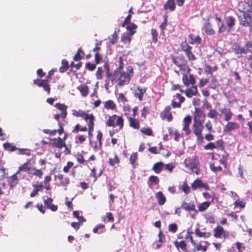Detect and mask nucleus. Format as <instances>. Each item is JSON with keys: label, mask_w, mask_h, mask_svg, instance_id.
Segmentation results:
<instances>
[{"label": "nucleus", "mask_w": 252, "mask_h": 252, "mask_svg": "<svg viewBox=\"0 0 252 252\" xmlns=\"http://www.w3.org/2000/svg\"><path fill=\"white\" fill-rule=\"evenodd\" d=\"M133 68L131 66L126 67V71L114 70L112 73L111 79L113 84L117 83L119 86H123L128 84L133 76Z\"/></svg>", "instance_id": "1"}, {"label": "nucleus", "mask_w": 252, "mask_h": 252, "mask_svg": "<svg viewBox=\"0 0 252 252\" xmlns=\"http://www.w3.org/2000/svg\"><path fill=\"white\" fill-rule=\"evenodd\" d=\"M106 126L110 127H116V129H112L109 131L110 136L112 137L116 133L122 129L124 126V120L122 116H119L116 114L109 116L105 122Z\"/></svg>", "instance_id": "2"}, {"label": "nucleus", "mask_w": 252, "mask_h": 252, "mask_svg": "<svg viewBox=\"0 0 252 252\" xmlns=\"http://www.w3.org/2000/svg\"><path fill=\"white\" fill-rule=\"evenodd\" d=\"M232 49L238 58H241L243 54H247L249 52H252V41H247L244 47L241 46L239 44L235 43L233 45Z\"/></svg>", "instance_id": "3"}, {"label": "nucleus", "mask_w": 252, "mask_h": 252, "mask_svg": "<svg viewBox=\"0 0 252 252\" xmlns=\"http://www.w3.org/2000/svg\"><path fill=\"white\" fill-rule=\"evenodd\" d=\"M171 59L172 62L180 68V70L189 73L191 69L188 64V61L183 56L178 57L172 56Z\"/></svg>", "instance_id": "4"}, {"label": "nucleus", "mask_w": 252, "mask_h": 252, "mask_svg": "<svg viewBox=\"0 0 252 252\" xmlns=\"http://www.w3.org/2000/svg\"><path fill=\"white\" fill-rule=\"evenodd\" d=\"M184 164L186 167L189 169L192 173L198 175L200 172L199 168L198 167L199 161L197 157H194L192 158H186L184 160Z\"/></svg>", "instance_id": "5"}, {"label": "nucleus", "mask_w": 252, "mask_h": 252, "mask_svg": "<svg viewBox=\"0 0 252 252\" xmlns=\"http://www.w3.org/2000/svg\"><path fill=\"white\" fill-rule=\"evenodd\" d=\"M238 10L242 13L252 12V0L241 1L238 4Z\"/></svg>", "instance_id": "6"}, {"label": "nucleus", "mask_w": 252, "mask_h": 252, "mask_svg": "<svg viewBox=\"0 0 252 252\" xmlns=\"http://www.w3.org/2000/svg\"><path fill=\"white\" fill-rule=\"evenodd\" d=\"M181 207L186 212H194L195 214L192 215L191 217L192 219L196 218V214H198V211L196 209L195 205L193 201H191L189 202L183 201L181 203Z\"/></svg>", "instance_id": "7"}, {"label": "nucleus", "mask_w": 252, "mask_h": 252, "mask_svg": "<svg viewBox=\"0 0 252 252\" xmlns=\"http://www.w3.org/2000/svg\"><path fill=\"white\" fill-rule=\"evenodd\" d=\"M206 115L203 110L199 107H195L194 112L193 113V121L196 123H204Z\"/></svg>", "instance_id": "8"}, {"label": "nucleus", "mask_w": 252, "mask_h": 252, "mask_svg": "<svg viewBox=\"0 0 252 252\" xmlns=\"http://www.w3.org/2000/svg\"><path fill=\"white\" fill-rule=\"evenodd\" d=\"M181 50L184 52L189 61H194L196 60V58L192 52V47L187 43H182L181 45Z\"/></svg>", "instance_id": "9"}, {"label": "nucleus", "mask_w": 252, "mask_h": 252, "mask_svg": "<svg viewBox=\"0 0 252 252\" xmlns=\"http://www.w3.org/2000/svg\"><path fill=\"white\" fill-rule=\"evenodd\" d=\"M239 18L240 25L252 27V15L249 13H243V15L240 16Z\"/></svg>", "instance_id": "10"}, {"label": "nucleus", "mask_w": 252, "mask_h": 252, "mask_svg": "<svg viewBox=\"0 0 252 252\" xmlns=\"http://www.w3.org/2000/svg\"><path fill=\"white\" fill-rule=\"evenodd\" d=\"M191 117L189 115H187L183 119V127L182 130L185 131L186 135H189L191 130L189 128V126L191 123Z\"/></svg>", "instance_id": "11"}, {"label": "nucleus", "mask_w": 252, "mask_h": 252, "mask_svg": "<svg viewBox=\"0 0 252 252\" xmlns=\"http://www.w3.org/2000/svg\"><path fill=\"white\" fill-rule=\"evenodd\" d=\"M171 110V107L168 105L166 106L164 109L160 112V117L162 120L166 119L168 122L172 121L173 116Z\"/></svg>", "instance_id": "12"}, {"label": "nucleus", "mask_w": 252, "mask_h": 252, "mask_svg": "<svg viewBox=\"0 0 252 252\" xmlns=\"http://www.w3.org/2000/svg\"><path fill=\"white\" fill-rule=\"evenodd\" d=\"M188 73L183 74L182 76V81L185 86L189 87L190 85H194L196 83V80L194 76L192 74H190L189 76Z\"/></svg>", "instance_id": "13"}, {"label": "nucleus", "mask_w": 252, "mask_h": 252, "mask_svg": "<svg viewBox=\"0 0 252 252\" xmlns=\"http://www.w3.org/2000/svg\"><path fill=\"white\" fill-rule=\"evenodd\" d=\"M146 92V88H142L137 85L136 89L134 90L133 94L135 97L137 98L139 101L143 99L144 94Z\"/></svg>", "instance_id": "14"}, {"label": "nucleus", "mask_w": 252, "mask_h": 252, "mask_svg": "<svg viewBox=\"0 0 252 252\" xmlns=\"http://www.w3.org/2000/svg\"><path fill=\"white\" fill-rule=\"evenodd\" d=\"M58 126L59 127L58 129H54L53 130H51L48 129H43V132L44 133L49 134L51 136L55 135L57 132H58L59 135H61L62 133H64L63 124H62L61 122H59Z\"/></svg>", "instance_id": "15"}, {"label": "nucleus", "mask_w": 252, "mask_h": 252, "mask_svg": "<svg viewBox=\"0 0 252 252\" xmlns=\"http://www.w3.org/2000/svg\"><path fill=\"white\" fill-rule=\"evenodd\" d=\"M50 144L53 147H56L59 149H62L64 147H66V144L63 140L61 137L54 138L51 140Z\"/></svg>", "instance_id": "16"}, {"label": "nucleus", "mask_w": 252, "mask_h": 252, "mask_svg": "<svg viewBox=\"0 0 252 252\" xmlns=\"http://www.w3.org/2000/svg\"><path fill=\"white\" fill-rule=\"evenodd\" d=\"M180 92L185 93L186 96L189 98H191L193 96L196 95L198 94L197 87L194 85H191V87L187 89L185 91L180 90Z\"/></svg>", "instance_id": "17"}, {"label": "nucleus", "mask_w": 252, "mask_h": 252, "mask_svg": "<svg viewBox=\"0 0 252 252\" xmlns=\"http://www.w3.org/2000/svg\"><path fill=\"white\" fill-rule=\"evenodd\" d=\"M210 17L208 16L206 18V22L204 25L203 29L207 35H212L215 33V30L212 27V24L210 22Z\"/></svg>", "instance_id": "18"}, {"label": "nucleus", "mask_w": 252, "mask_h": 252, "mask_svg": "<svg viewBox=\"0 0 252 252\" xmlns=\"http://www.w3.org/2000/svg\"><path fill=\"white\" fill-rule=\"evenodd\" d=\"M72 115L75 117H83L84 120L86 122L90 121V118L91 115H93V114H86L84 111L82 110H72Z\"/></svg>", "instance_id": "19"}, {"label": "nucleus", "mask_w": 252, "mask_h": 252, "mask_svg": "<svg viewBox=\"0 0 252 252\" xmlns=\"http://www.w3.org/2000/svg\"><path fill=\"white\" fill-rule=\"evenodd\" d=\"M239 127V125L236 122H228L223 128V131L224 133H228L231 131L235 130Z\"/></svg>", "instance_id": "20"}, {"label": "nucleus", "mask_w": 252, "mask_h": 252, "mask_svg": "<svg viewBox=\"0 0 252 252\" xmlns=\"http://www.w3.org/2000/svg\"><path fill=\"white\" fill-rule=\"evenodd\" d=\"M204 123L193 122L192 125V132L195 135L202 133L204 127Z\"/></svg>", "instance_id": "21"}, {"label": "nucleus", "mask_w": 252, "mask_h": 252, "mask_svg": "<svg viewBox=\"0 0 252 252\" xmlns=\"http://www.w3.org/2000/svg\"><path fill=\"white\" fill-rule=\"evenodd\" d=\"M54 106L61 111V116L64 119L67 116V106L63 103H56Z\"/></svg>", "instance_id": "22"}, {"label": "nucleus", "mask_w": 252, "mask_h": 252, "mask_svg": "<svg viewBox=\"0 0 252 252\" xmlns=\"http://www.w3.org/2000/svg\"><path fill=\"white\" fill-rule=\"evenodd\" d=\"M173 244L179 251L181 249L183 252H189L187 249V244L184 240L181 241H174Z\"/></svg>", "instance_id": "23"}, {"label": "nucleus", "mask_w": 252, "mask_h": 252, "mask_svg": "<svg viewBox=\"0 0 252 252\" xmlns=\"http://www.w3.org/2000/svg\"><path fill=\"white\" fill-rule=\"evenodd\" d=\"M127 119L129 122V126L130 127L135 129H138L140 128V122L135 117H128Z\"/></svg>", "instance_id": "24"}, {"label": "nucleus", "mask_w": 252, "mask_h": 252, "mask_svg": "<svg viewBox=\"0 0 252 252\" xmlns=\"http://www.w3.org/2000/svg\"><path fill=\"white\" fill-rule=\"evenodd\" d=\"M53 199L51 197H48L47 199L44 200V203L46 207L52 211H56L58 210V205L52 204Z\"/></svg>", "instance_id": "25"}, {"label": "nucleus", "mask_w": 252, "mask_h": 252, "mask_svg": "<svg viewBox=\"0 0 252 252\" xmlns=\"http://www.w3.org/2000/svg\"><path fill=\"white\" fill-rule=\"evenodd\" d=\"M30 161V159H28L27 162H25L21 166H19L16 174H19L20 172H24L29 174V172L31 169V167L29 165Z\"/></svg>", "instance_id": "26"}, {"label": "nucleus", "mask_w": 252, "mask_h": 252, "mask_svg": "<svg viewBox=\"0 0 252 252\" xmlns=\"http://www.w3.org/2000/svg\"><path fill=\"white\" fill-rule=\"evenodd\" d=\"M95 120V117L94 115H91L90 118V121H89L88 122V135L89 138L91 139L93 137V131L94 130V121Z\"/></svg>", "instance_id": "27"}, {"label": "nucleus", "mask_w": 252, "mask_h": 252, "mask_svg": "<svg viewBox=\"0 0 252 252\" xmlns=\"http://www.w3.org/2000/svg\"><path fill=\"white\" fill-rule=\"evenodd\" d=\"M164 10H169L173 11L176 8V5L174 0H167L163 5Z\"/></svg>", "instance_id": "28"}, {"label": "nucleus", "mask_w": 252, "mask_h": 252, "mask_svg": "<svg viewBox=\"0 0 252 252\" xmlns=\"http://www.w3.org/2000/svg\"><path fill=\"white\" fill-rule=\"evenodd\" d=\"M225 19L229 31H230L235 24L236 20L235 18L232 16H227L225 17Z\"/></svg>", "instance_id": "29"}, {"label": "nucleus", "mask_w": 252, "mask_h": 252, "mask_svg": "<svg viewBox=\"0 0 252 252\" xmlns=\"http://www.w3.org/2000/svg\"><path fill=\"white\" fill-rule=\"evenodd\" d=\"M222 114L224 115V120L229 121L233 116V113L230 108H223L220 110Z\"/></svg>", "instance_id": "30"}, {"label": "nucleus", "mask_w": 252, "mask_h": 252, "mask_svg": "<svg viewBox=\"0 0 252 252\" xmlns=\"http://www.w3.org/2000/svg\"><path fill=\"white\" fill-rule=\"evenodd\" d=\"M29 175H32L33 176H35L38 177L39 178H41L43 175L42 168L38 169L35 168V167L32 168L31 167Z\"/></svg>", "instance_id": "31"}, {"label": "nucleus", "mask_w": 252, "mask_h": 252, "mask_svg": "<svg viewBox=\"0 0 252 252\" xmlns=\"http://www.w3.org/2000/svg\"><path fill=\"white\" fill-rule=\"evenodd\" d=\"M159 182V180L157 176L152 175L149 177L147 183L149 187H152L153 185H158Z\"/></svg>", "instance_id": "32"}, {"label": "nucleus", "mask_w": 252, "mask_h": 252, "mask_svg": "<svg viewBox=\"0 0 252 252\" xmlns=\"http://www.w3.org/2000/svg\"><path fill=\"white\" fill-rule=\"evenodd\" d=\"M206 245L202 246L200 243L196 244L195 242V245H192L194 247V252L196 251H201L202 252H206L207 250L208 246L209 243L208 242L206 241L205 242Z\"/></svg>", "instance_id": "33"}, {"label": "nucleus", "mask_w": 252, "mask_h": 252, "mask_svg": "<svg viewBox=\"0 0 252 252\" xmlns=\"http://www.w3.org/2000/svg\"><path fill=\"white\" fill-rule=\"evenodd\" d=\"M213 236L216 238H220L224 232L223 228L220 225H218L214 229Z\"/></svg>", "instance_id": "34"}, {"label": "nucleus", "mask_w": 252, "mask_h": 252, "mask_svg": "<svg viewBox=\"0 0 252 252\" xmlns=\"http://www.w3.org/2000/svg\"><path fill=\"white\" fill-rule=\"evenodd\" d=\"M156 197L159 205H163L166 202V198L161 191L156 193Z\"/></svg>", "instance_id": "35"}, {"label": "nucleus", "mask_w": 252, "mask_h": 252, "mask_svg": "<svg viewBox=\"0 0 252 252\" xmlns=\"http://www.w3.org/2000/svg\"><path fill=\"white\" fill-rule=\"evenodd\" d=\"M18 174H14V175L11 176L8 179V182L9 184L10 189L13 188L14 186H15L18 182V178L17 175Z\"/></svg>", "instance_id": "36"}, {"label": "nucleus", "mask_w": 252, "mask_h": 252, "mask_svg": "<svg viewBox=\"0 0 252 252\" xmlns=\"http://www.w3.org/2000/svg\"><path fill=\"white\" fill-rule=\"evenodd\" d=\"M78 90L79 91L81 95L83 97H86L88 95L89 93V89L87 85H81L77 87Z\"/></svg>", "instance_id": "37"}, {"label": "nucleus", "mask_w": 252, "mask_h": 252, "mask_svg": "<svg viewBox=\"0 0 252 252\" xmlns=\"http://www.w3.org/2000/svg\"><path fill=\"white\" fill-rule=\"evenodd\" d=\"M211 204V202L210 201L203 202L198 205L197 211L198 212H203L209 208Z\"/></svg>", "instance_id": "38"}, {"label": "nucleus", "mask_w": 252, "mask_h": 252, "mask_svg": "<svg viewBox=\"0 0 252 252\" xmlns=\"http://www.w3.org/2000/svg\"><path fill=\"white\" fill-rule=\"evenodd\" d=\"M205 185L203 184L202 181L199 179H197L195 180L191 185V189L195 190L197 189L198 188H202V187H205Z\"/></svg>", "instance_id": "39"}, {"label": "nucleus", "mask_w": 252, "mask_h": 252, "mask_svg": "<svg viewBox=\"0 0 252 252\" xmlns=\"http://www.w3.org/2000/svg\"><path fill=\"white\" fill-rule=\"evenodd\" d=\"M164 164L161 162H158L155 163L153 166V170L157 174H159Z\"/></svg>", "instance_id": "40"}, {"label": "nucleus", "mask_w": 252, "mask_h": 252, "mask_svg": "<svg viewBox=\"0 0 252 252\" xmlns=\"http://www.w3.org/2000/svg\"><path fill=\"white\" fill-rule=\"evenodd\" d=\"M194 233L196 236L199 237H203L204 238H209L211 234L210 232H201L199 228H196L195 229Z\"/></svg>", "instance_id": "41"}, {"label": "nucleus", "mask_w": 252, "mask_h": 252, "mask_svg": "<svg viewBox=\"0 0 252 252\" xmlns=\"http://www.w3.org/2000/svg\"><path fill=\"white\" fill-rule=\"evenodd\" d=\"M104 107L106 109L112 110L117 108L116 104L112 100H109L105 102L104 103Z\"/></svg>", "instance_id": "42"}, {"label": "nucleus", "mask_w": 252, "mask_h": 252, "mask_svg": "<svg viewBox=\"0 0 252 252\" xmlns=\"http://www.w3.org/2000/svg\"><path fill=\"white\" fill-rule=\"evenodd\" d=\"M201 38L199 35L194 36L193 35H189V43L191 44L196 43L199 44L201 43Z\"/></svg>", "instance_id": "43"}, {"label": "nucleus", "mask_w": 252, "mask_h": 252, "mask_svg": "<svg viewBox=\"0 0 252 252\" xmlns=\"http://www.w3.org/2000/svg\"><path fill=\"white\" fill-rule=\"evenodd\" d=\"M85 56L84 52L81 48L78 49L77 53L73 57L74 61L77 62L81 60Z\"/></svg>", "instance_id": "44"}, {"label": "nucleus", "mask_w": 252, "mask_h": 252, "mask_svg": "<svg viewBox=\"0 0 252 252\" xmlns=\"http://www.w3.org/2000/svg\"><path fill=\"white\" fill-rule=\"evenodd\" d=\"M62 65L59 68V71L63 73L69 68L68 62L66 60L63 59L62 61Z\"/></svg>", "instance_id": "45"}, {"label": "nucleus", "mask_w": 252, "mask_h": 252, "mask_svg": "<svg viewBox=\"0 0 252 252\" xmlns=\"http://www.w3.org/2000/svg\"><path fill=\"white\" fill-rule=\"evenodd\" d=\"M213 143L215 146V149H217L218 150L221 151H223L224 150L225 147L224 145V142L222 139L217 140Z\"/></svg>", "instance_id": "46"}, {"label": "nucleus", "mask_w": 252, "mask_h": 252, "mask_svg": "<svg viewBox=\"0 0 252 252\" xmlns=\"http://www.w3.org/2000/svg\"><path fill=\"white\" fill-rule=\"evenodd\" d=\"M218 115L219 113L216 109H211L207 113V117L213 119H217Z\"/></svg>", "instance_id": "47"}, {"label": "nucleus", "mask_w": 252, "mask_h": 252, "mask_svg": "<svg viewBox=\"0 0 252 252\" xmlns=\"http://www.w3.org/2000/svg\"><path fill=\"white\" fill-rule=\"evenodd\" d=\"M107 220L108 222H113L114 221V218L113 217V214L111 212H107L105 216H103L101 218V220L103 222H105L106 220Z\"/></svg>", "instance_id": "48"}, {"label": "nucleus", "mask_w": 252, "mask_h": 252, "mask_svg": "<svg viewBox=\"0 0 252 252\" xmlns=\"http://www.w3.org/2000/svg\"><path fill=\"white\" fill-rule=\"evenodd\" d=\"M3 147L4 148V149L10 151V152H13L17 149H18V148L14 146L13 144L8 143L6 142L3 144Z\"/></svg>", "instance_id": "49"}, {"label": "nucleus", "mask_w": 252, "mask_h": 252, "mask_svg": "<svg viewBox=\"0 0 252 252\" xmlns=\"http://www.w3.org/2000/svg\"><path fill=\"white\" fill-rule=\"evenodd\" d=\"M229 157V154L226 152H224L222 155L221 158L219 160V162L220 164L223 165L224 167H226L227 160Z\"/></svg>", "instance_id": "50"}, {"label": "nucleus", "mask_w": 252, "mask_h": 252, "mask_svg": "<svg viewBox=\"0 0 252 252\" xmlns=\"http://www.w3.org/2000/svg\"><path fill=\"white\" fill-rule=\"evenodd\" d=\"M120 162V159L117 154H115L114 158H109L108 163L110 166H114L118 164Z\"/></svg>", "instance_id": "51"}, {"label": "nucleus", "mask_w": 252, "mask_h": 252, "mask_svg": "<svg viewBox=\"0 0 252 252\" xmlns=\"http://www.w3.org/2000/svg\"><path fill=\"white\" fill-rule=\"evenodd\" d=\"M126 29L131 33V35H133L135 32V30L137 28V26L134 23H130L126 25Z\"/></svg>", "instance_id": "52"}, {"label": "nucleus", "mask_w": 252, "mask_h": 252, "mask_svg": "<svg viewBox=\"0 0 252 252\" xmlns=\"http://www.w3.org/2000/svg\"><path fill=\"white\" fill-rule=\"evenodd\" d=\"M116 65L117 67L115 70H118L119 71L123 70L124 67V59L123 57L121 56L119 57Z\"/></svg>", "instance_id": "53"}, {"label": "nucleus", "mask_w": 252, "mask_h": 252, "mask_svg": "<svg viewBox=\"0 0 252 252\" xmlns=\"http://www.w3.org/2000/svg\"><path fill=\"white\" fill-rule=\"evenodd\" d=\"M209 167L210 170L215 173H217L219 171H221L222 170V167L220 166H216L215 165V163L213 162H211L209 164Z\"/></svg>", "instance_id": "54"}, {"label": "nucleus", "mask_w": 252, "mask_h": 252, "mask_svg": "<svg viewBox=\"0 0 252 252\" xmlns=\"http://www.w3.org/2000/svg\"><path fill=\"white\" fill-rule=\"evenodd\" d=\"M140 131L142 133L147 136H152L153 134V130L150 127H142Z\"/></svg>", "instance_id": "55"}, {"label": "nucleus", "mask_w": 252, "mask_h": 252, "mask_svg": "<svg viewBox=\"0 0 252 252\" xmlns=\"http://www.w3.org/2000/svg\"><path fill=\"white\" fill-rule=\"evenodd\" d=\"M137 159H138V157H137V153H132L130 156L129 161H130V163H131V164L132 165L133 168L135 167V163L136 161L137 160Z\"/></svg>", "instance_id": "56"}, {"label": "nucleus", "mask_w": 252, "mask_h": 252, "mask_svg": "<svg viewBox=\"0 0 252 252\" xmlns=\"http://www.w3.org/2000/svg\"><path fill=\"white\" fill-rule=\"evenodd\" d=\"M131 34L129 35L127 34L123 35L121 37L122 42H123L124 44H129L131 39Z\"/></svg>", "instance_id": "57"}, {"label": "nucleus", "mask_w": 252, "mask_h": 252, "mask_svg": "<svg viewBox=\"0 0 252 252\" xmlns=\"http://www.w3.org/2000/svg\"><path fill=\"white\" fill-rule=\"evenodd\" d=\"M103 67H104V69L106 70V72H105L106 76L107 77V78H108L109 79H110L111 80L112 78V73H111L110 72L109 65L108 63H105L103 64Z\"/></svg>", "instance_id": "58"}, {"label": "nucleus", "mask_w": 252, "mask_h": 252, "mask_svg": "<svg viewBox=\"0 0 252 252\" xmlns=\"http://www.w3.org/2000/svg\"><path fill=\"white\" fill-rule=\"evenodd\" d=\"M151 34L152 35V41L154 43H157L158 41V32L155 29H152L151 31Z\"/></svg>", "instance_id": "59"}, {"label": "nucleus", "mask_w": 252, "mask_h": 252, "mask_svg": "<svg viewBox=\"0 0 252 252\" xmlns=\"http://www.w3.org/2000/svg\"><path fill=\"white\" fill-rule=\"evenodd\" d=\"M234 205L235 208L239 207L240 208H244L246 206V203L238 199L234 202Z\"/></svg>", "instance_id": "60"}, {"label": "nucleus", "mask_w": 252, "mask_h": 252, "mask_svg": "<svg viewBox=\"0 0 252 252\" xmlns=\"http://www.w3.org/2000/svg\"><path fill=\"white\" fill-rule=\"evenodd\" d=\"M41 87H43L44 90L47 92L48 95L50 94L51 89L50 85L48 84V81H47V80H46L44 83L42 85Z\"/></svg>", "instance_id": "61"}, {"label": "nucleus", "mask_w": 252, "mask_h": 252, "mask_svg": "<svg viewBox=\"0 0 252 252\" xmlns=\"http://www.w3.org/2000/svg\"><path fill=\"white\" fill-rule=\"evenodd\" d=\"M182 190L185 192V194H189L190 189L189 187L188 186L186 182H184L182 186Z\"/></svg>", "instance_id": "62"}, {"label": "nucleus", "mask_w": 252, "mask_h": 252, "mask_svg": "<svg viewBox=\"0 0 252 252\" xmlns=\"http://www.w3.org/2000/svg\"><path fill=\"white\" fill-rule=\"evenodd\" d=\"M118 38V35L116 33V32H115L111 36L109 37L110 43L112 45H114Z\"/></svg>", "instance_id": "63"}, {"label": "nucleus", "mask_w": 252, "mask_h": 252, "mask_svg": "<svg viewBox=\"0 0 252 252\" xmlns=\"http://www.w3.org/2000/svg\"><path fill=\"white\" fill-rule=\"evenodd\" d=\"M96 64L95 63H92L88 62L85 64V68L90 71H93L95 69Z\"/></svg>", "instance_id": "64"}]
</instances>
